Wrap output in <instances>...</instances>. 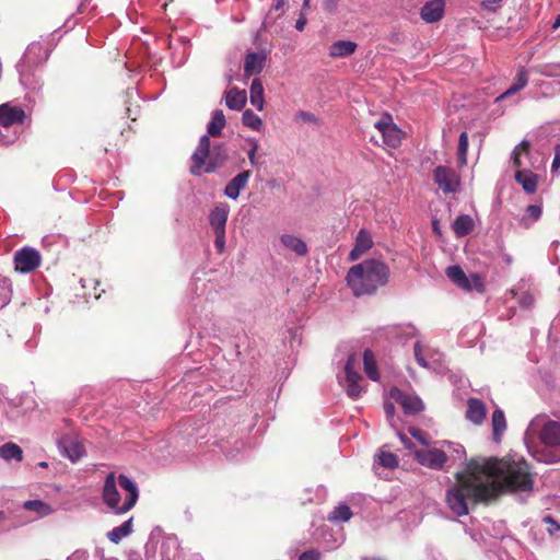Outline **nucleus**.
Instances as JSON below:
<instances>
[{"instance_id": "nucleus-13", "label": "nucleus", "mask_w": 560, "mask_h": 560, "mask_svg": "<svg viewBox=\"0 0 560 560\" xmlns=\"http://www.w3.org/2000/svg\"><path fill=\"white\" fill-rule=\"evenodd\" d=\"M389 396L395 402L402 407L406 413H417L423 409V402L418 396L405 393L399 388H392Z\"/></svg>"}, {"instance_id": "nucleus-44", "label": "nucleus", "mask_w": 560, "mask_h": 560, "mask_svg": "<svg viewBox=\"0 0 560 560\" xmlns=\"http://www.w3.org/2000/svg\"><path fill=\"white\" fill-rule=\"evenodd\" d=\"M394 330H395V334L401 335V336L406 337L407 339L408 338H413L418 334L417 328L415 326H412V325L395 327Z\"/></svg>"}, {"instance_id": "nucleus-43", "label": "nucleus", "mask_w": 560, "mask_h": 560, "mask_svg": "<svg viewBox=\"0 0 560 560\" xmlns=\"http://www.w3.org/2000/svg\"><path fill=\"white\" fill-rule=\"evenodd\" d=\"M247 142L250 143V149L247 152L249 163L252 166L256 167V166H258V160L256 156L257 150L259 148L258 141L254 138H248Z\"/></svg>"}, {"instance_id": "nucleus-52", "label": "nucleus", "mask_w": 560, "mask_h": 560, "mask_svg": "<svg viewBox=\"0 0 560 560\" xmlns=\"http://www.w3.org/2000/svg\"><path fill=\"white\" fill-rule=\"evenodd\" d=\"M89 553L85 550H75L67 560H88Z\"/></svg>"}, {"instance_id": "nucleus-61", "label": "nucleus", "mask_w": 560, "mask_h": 560, "mask_svg": "<svg viewBox=\"0 0 560 560\" xmlns=\"http://www.w3.org/2000/svg\"><path fill=\"white\" fill-rule=\"evenodd\" d=\"M311 0H303V9H306L310 7Z\"/></svg>"}, {"instance_id": "nucleus-31", "label": "nucleus", "mask_w": 560, "mask_h": 560, "mask_svg": "<svg viewBox=\"0 0 560 560\" xmlns=\"http://www.w3.org/2000/svg\"><path fill=\"white\" fill-rule=\"evenodd\" d=\"M132 517L124 522L121 525L114 527L112 530L107 533V538L114 542H120L125 537L129 536L132 533Z\"/></svg>"}, {"instance_id": "nucleus-41", "label": "nucleus", "mask_w": 560, "mask_h": 560, "mask_svg": "<svg viewBox=\"0 0 560 560\" xmlns=\"http://www.w3.org/2000/svg\"><path fill=\"white\" fill-rule=\"evenodd\" d=\"M529 148V143L526 140H523L518 145L515 147L512 153V162L513 166L520 168L522 166L521 154L522 152H527Z\"/></svg>"}, {"instance_id": "nucleus-10", "label": "nucleus", "mask_w": 560, "mask_h": 560, "mask_svg": "<svg viewBox=\"0 0 560 560\" xmlns=\"http://www.w3.org/2000/svg\"><path fill=\"white\" fill-rule=\"evenodd\" d=\"M374 127L381 132L386 145L397 148L400 144L404 132L394 124L389 114H384Z\"/></svg>"}, {"instance_id": "nucleus-32", "label": "nucleus", "mask_w": 560, "mask_h": 560, "mask_svg": "<svg viewBox=\"0 0 560 560\" xmlns=\"http://www.w3.org/2000/svg\"><path fill=\"white\" fill-rule=\"evenodd\" d=\"M453 230L458 237L466 236L474 230V220L468 214H462L454 221Z\"/></svg>"}, {"instance_id": "nucleus-50", "label": "nucleus", "mask_w": 560, "mask_h": 560, "mask_svg": "<svg viewBox=\"0 0 560 560\" xmlns=\"http://www.w3.org/2000/svg\"><path fill=\"white\" fill-rule=\"evenodd\" d=\"M299 560H320V553L316 549H311L305 552H303Z\"/></svg>"}, {"instance_id": "nucleus-21", "label": "nucleus", "mask_w": 560, "mask_h": 560, "mask_svg": "<svg viewBox=\"0 0 560 560\" xmlns=\"http://www.w3.org/2000/svg\"><path fill=\"white\" fill-rule=\"evenodd\" d=\"M281 246L298 256H305L308 253L306 243L299 236L293 234H281L279 236Z\"/></svg>"}, {"instance_id": "nucleus-60", "label": "nucleus", "mask_w": 560, "mask_h": 560, "mask_svg": "<svg viewBox=\"0 0 560 560\" xmlns=\"http://www.w3.org/2000/svg\"><path fill=\"white\" fill-rule=\"evenodd\" d=\"M432 228H433V231H434L435 233H438V234L440 233V229H439V223H438V221H433Z\"/></svg>"}, {"instance_id": "nucleus-7", "label": "nucleus", "mask_w": 560, "mask_h": 560, "mask_svg": "<svg viewBox=\"0 0 560 560\" xmlns=\"http://www.w3.org/2000/svg\"><path fill=\"white\" fill-rule=\"evenodd\" d=\"M355 363V355L350 354L345 365V380L340 381L346 389V393L352 399L359 398L364 390L363 386L361 385L362 376L354 369Z\"/></svg>"}, {"instance_id": "nucleus-25", "label": "nucleus", "mask_w": 560, "mask_h": 560, "mask_svg": "<svg viewBox=\"0 0 560 560\" xmlns=\"http://www.w3.org/2000/svg\"><path fill=\"white\" fill-rule=\"evenodd\" d=\"M358 44L352 40L340 39L332 43L329 47V56L332 58H345L353 55Z\"/></svg>"}, {"instance_id": "nucleus-49", "label": "nucleus", "mask_w": 560, "mask_h": 560, "mask_svg": "<svg viewBox=\"0 0 560 560\" xmlns=\"http://www.w3.org/2000/svg\"><path fill=\"white\" fill-rule=\"evenodd\" d=\"M409 433L415 438L417 439L421 444L423 445H428V440H427V435L423 431H421L420 429H416V428H411L409 430Z\"/></svg>"}, {"instance_id": "nucleus-62", "label": "nucleus", "mask_w": 560, "mask_h": 560, "mask_svg": "<svg viewBox=\"0 0 560 560\" xmlns=\"http://www.w3.org/2000/svg\"><path fill=\"white\" fill-rule=\"evenodd\" d=\"M13 140H14V139H7V138H3V139H2V142H3L4 144H9V143L13 142Z\"/></svg>"}, {"instance_id": "nucleus-40", "label": "nucleus", "mask_w": 560, "mask_h": 560, "mask_svg": "<svg viewBox=\"0 0 560 560\" xmlns=\"http://www.w3.org/2000/svg\"><path fill=\"white\" fill-rule=\"evenodd\" d=\"M378 464L385 468H395L398 466V458L395 454L388 452H380Z\"/></svg>"}, {"instance_id": "nucleus-47", "label": "nucleus", "mask_w": 560, "mask_h": 560, "mask_svg": "<svg viewBox=\"0 0 560 560\" xmlns=\"http://www.w3.org/2000/svg\"><path fill=\"white\" fill-rule=\"evenodd\" d=\"M384 411H385L386 418H387L388 422L390 423V425L395 427V423H394L395 406H394V404L390 401H385L384 402Z\"/></svg>"}, {"instance_id": "nucleus-2", "label": "nucleus", "mask_w": 560, "mask_h": 560, "mask_svg": "<svg viewBox=\"0 0 560 560\" xmlns=\"http://www.w3.org/2000/svg\"><path fill=\"white\" fill-rule=\"evenodd\" d=\"M389 267L381 259H365L352 266L347 273V283L357 298L373 295L387 284Z\"/></svg>"}, {"instance_id": "nucleus-38", "label": "nucleus", "mask_w": 560, "mask_h": 560, "mask_svg": "<svg viewBox=\"0 0 560 560\" xmlns=\"http://www.w3.org/2000/svg\"><path fill=\"white\" fill-rule=\"evenodd\" d=\"M12 296L11 281L0 275V308L5 306Z\"/></svg>"}, {"instance_id": "nucleus-26", "label": "nucleus", "mask_w": 560, "mask_h": 560, "mask_svg": "<svg viewBox=\"0 0 560 560\" xmlns=\"http://www.w3.org/2000/svg\"><path fill=\"white\" fill-rule=\"evenodd\" d=\"M250 104L257 109L262 110L265 106L264 86L259 78L252 81L249 88Z\"/></svg>"}, {"instance_id": "nucleus-19", "label": "nucleus", "mask_w": 560, "mask_h": 560, "mask_svg": "<svg viewBox=\"0 0 560 560\" xmlns=\"http://www.w3.org/2000/svg\"><path fill=\"white\" fill-rule=\"evenodd\" d=\"M444 0H430L421 9L420 16L427 23H435L444 15Z\"/></svg>"}, {"instance_id": "nucleus-6", "label": "nucleus", "mask_w": 560, "mask_h": 560, "mask_svg": "<svg viewBox=\"0 0 560 560\" xmlns=\"http://www.w3.org/2000/svg\"><path fill=\"white\" fill-rule=\"evenodd\" d=\"M446 276L454 284L465 291H477L479 293L485 291V279L479 273L467 276L459 266L454 265L446 269Z\"/></svg>"}, {"instance_id": "nucleus-35", "label": "nucleus", "mask_w": 560, "mask_h": 560, "mask_svg": "<svg viewBox=\"0 0 560 560\" xmlns=\"http://www.w3.org/2000/svg\"><path fill=\"white\" fill-rule=\"evenodd\" d=\"M0 457L5 460L15 459L20 462L23 458V452L19 445L9 442L0 446Z\"/></svg>"}, {"instance_id": "nucleus-17", "label": "nucleus", "mask_w": 560, "mask_h": 560, "mask_svg": "<svg viewBox=\"0 0 560 560\" xmlns=\"http://www.w3.org/2000/svg\"><path fill=\"white\" fill-rule=\"evenodd\" d=\"M267 56L265 52L250 51L246 55L244 61V75L250 78L259 74L265 68Z\"/></svg>"}, {"instance_id": "nucleus-45", "label": "nucleus", "mask_w": 560, "mask_h": 560, "mask_svg": "<svg viewBox=\"0 0 560 560\" xmlns=\"http://www.w3.org/2000/svg\"><path fill=\"white\" fill-rule=\"evenodd\" d=\"M544 522L548 524L547 530L551 536L560 535V524L550 515L544 517Z\"/></svg>"}, {"instance_id": "nucleus-48", "label": "nucleus", "mask_w": 560, "mask_h": 560, "mask_svg": "<svg viewBox=\"0 0 560 560\" xmlns=\"http://www.w3.org/2000/svg\"><path fill=\"white\" fill-rule=\"evenodd\" d=\"M295 118L298 120L308 122V124H315L317 120L316 117L312 113L304 112V110L298 112L295 115Z\"/></svg>"}, {"instance_id": "nucleus-57", "label": "nucleus", "mask_w": 560, "mask_h": 560, "mask_svg": "<svg viewBox=\"0 0 560 560\" xmlns=\"http://www.w3.org/2000/svg\"><path fill=\"white\" fill-rule=\"evenodd\" d=\"M560 167V153H557L553 158L551 170L557 171Z\"/></svg>"}, {"instance_id": "nucleus-29", "label": "nucleus", "mask_w": 560, "mask_h": 560, "mask_svg": "<svg viewBox=\"0 0 560 560\" xmlns=\"http://www.w3.org/2000/svg\"><path fill=\"white\" fill-rule=\"evenodd\" d=\"M493 440L500 442L502 434L506 429V420L504 412L501 409H495L491 417Z\"/></svg>"}, {"instance_id": "nucleus-16", "label": "nucleus", "mask_w": 560, "mask_h": 560, "mask_svg": "<svg viewBox=\"0 0 560 560\" xmlns=\"http://www.w3.org/2000/svg\"><path fill=\"white\" fill-rule=\"evenodd\" d=\"M373 246V240L365 229H361L355 237L353 248L349 253V260H358L364 253L371 249Z\"/></svg>"}, {"instance_id": "nucleus-34", "label": "nucleus", "mask_w": 560, "mask_h": 560, "mask_svg": "<svg viewBox=\"0 0 560 560\" xmlns=\"http://www.w3.org/2000/svg\"><path fill=\"white\" fill-rule=\"evenodd\" d=\"M23 508L27 511L36 513L38 516H47L52 513L49 504L42 500H28L23 503Z\"/></svg>"}, {"instance_id": "nucleus-15", "label": "nucleus", "mask_w": 560, "mask_h": 560, "mask_svg": "<svg viewBox=\"0 0 560 560\" xmlns=\"http://www.w3.org/2000/svg\"><path fill=\"white\" fill-rule=\"evenodd\" d=\"M25 117V112L20 106H12L8 103L0 105V127L3 129L23 125Z\"/></svg>"}, {"instance_id": "nucleus-5", "label": "nucleus", "mask_w": 560, "mask_h": 560, "mask_svg": "<svg viewBox=\"0 0 560 560\" xmlns=\"http://www.w3.org/2000/svg\"><path fill=\"white\" fill-rule=\"evenodd\" d=\"M49 56V49L46 45L40 42L31 43L16 68L20 73V81L32 88L31 77L33 75V69L38 65H42L47 60ZM35 89V86H33Z\"/></svg>"}, {"instance_id": "nucleus-3", "label": "nucleus", "mask_w": 560, "mask_h": 560, "mask_svg": "<svg viewBox=\"0 0 560 560\" xmlns=\"http://www.w3.org/2000/svg\"><path fill=\"white\" fill-rule=\"evenodd\" d=\"M102 498L107 508L115 514H124L131 510L138 498L137 485L126 475L116 477L115 472L106 476Z\"/></svg>"}, {"instance_id": "nucleus-27", "label": "nucleus", "mask_w": 560, "mask_h": 560, "mask_svg": "<svg viewBox=\"0 0 560 560\" xmlns=\"http://www.w3.org/2000/svg\"><path fill=\"white\" fill-rule=\"evenodd\" d=\"M515 180L523 187V189L533 194L537 189V175L527 170H520L515 173Z\"/></svg>"}, {"instance_id": "nucleus-51", "label": "nucleus", "mask_w": 560, "mask_h": 560, "mask_svg": "<svg viewBox=\"0 0 560 560\" xmlns=\"http://www.w3.org/2000/svg\"><path fill=\"white\" fill-rule=\"evenodd\" d=\"M339 0H325L323 9L328 13H335L338 8Z\"/></svg>"}, {"instance_id": "nucleus-39", "label": "nucleus", "mask_w": 560, "mask_h": 560, "mask_svg": "<svg viewBox=\"0 0 560 560\" xmlns=\"http://www.w3.org/2000/svg\"><path fill=\"white\" fill-rule=\"evenodd\" d=\"M467 152H468V135L466 131H463L459 135L458 139V161L460 165L467 164Z\"/></svg>"}, {"instance_id": "nucleus-1", "label": "nucleus", "mask_w": 560, "mask_h": 560, "mask_svg": "<svg viewBox=\"0 0 560 560\" xmlns=\"http://www.w3.org/2000/svg\"><path fill=\"white\" fill-rule=\"evenodd\" d=\"M457 478L458 485L446 492V504L457 516L468 513V500H491L503 489L530 492L534 486L527 462L517 454H509L501 459H472Z\"/></svg>"}, {"instance_id": "nucleus-30", "label": "nucleus", "mask_w": 560, "mask_h": 560, "mask_svg": "<svg viewBox=\"0 0 560 560\" xmlns=\"http://www.w3.org/2000/svg\"><path fill=\"white\" fill-rule=\"evenodd\" d=\"M528 82V77L526 70L522 67L517 71L516 81L504 92L502 93L497 101L504 100L518 91L523 90Z\"/></svg>"}, {"instance_id": "nucleus-53", "label": "nucleus", "mask_w": 560, "mask_h": 560, "mask_svg": "<svg viewBox=\"0 0 560 560\" xmlns=\"http://www.w3.org/2000/svg\"><path fill=\"white\" fill-rule=\"evenodd\" d=\"M502 0H482L481 7L488 11H494Z\"/></svg>"}, {"instance_id": "nucleus-58", "label": "nucleus", "mask_w": 560, "mask_h": 560, "mask_svg": "<svg viewBox=\"0 0 560 560\" xmlns=\"http://www.w3.org/2000/svg\"><path fill=\"white\" fill-rule=\"evenodd\" d=\"M361 560H384V559L381 557H377V556H372V557H362Z\"/></svg>"}, {"instance_id": "nucleus-42", "label": "nucleus", "mask_w": 560, "mask_h": 560, "mask_svg": "<svg viewBox=\"0 0 560 560\" xmlns=\"http://www.w3.org/2000/svg\"><path fill=\"white\" fill-rule=\"evenodd\" d=\"M542 213V209L538 205H529L526 208V217L522 219L523 223L528 226L529 224L526 222L527 218L532 219L533 222H536L540 219Z\"/></svg>"}, {"instance_id": "nucleus-55", "label": "nucleus", "mask_w": 560, "mask_h": 560, "mask_svg": "<svg viewBox=\"0 0 560 560\" xmlns=\"http://www.w3.org/2000/svg\"><path fill=\"white\" fill-rule=\"evenodd\" d=\"M305 25H306V19H305L303 15H301V16L298 19L296 23H295V28H296L298 31H303V30H304V27H305Z\"/></svg>"}, {"instance_id": "nucleus-14", "label": "nucleus", "mask_w": 560, "mask_h": 560, "mask_svg": "<svg viewBox=\"0 0 560 560\" xmlns=\"http://www.w3.org/2000/svg\"><path fill=\"white\" fill-rule=\"evenodd\" d=\"M58 447L60 453L73 463L81 459L85 454V450L82 443L72 435H63L58 441Z\"/></svg>"}, {"instance_id": "nucleus-36", "label": "nucleus", "mask_w": 560, "mask_h": 560, "mask_svg": "<svg viewBox=\"0 0 560 560\" xmlns=\"http://www.w3.org/2000/svg\"><path fill=\"white\" fill-rule=\"evenodd\" d=\"M352 512L347 504L336 506L328 515L331 522H347L351 518Z\"/></svg>"}, {"instance_id": "nucleus-12", "label": "nucleus", "mask_w": 560, "mask_h": 560, "mask_svg": "<svg viewBox=\"0 0 560 560\" xmlns=\"http://www.w3.org/2000/svg\"><path fill=\"white\" fill-rule=\"evenodd\" d=\"M419 464L431 469H442L446 462V454L439 448H423L415 452Z\"/></svg>"}, {"instance_id": "nucleus-54", "label": "nucleus", "mask_w": 560, "mask_h": 560, "mask_svg": "<svg viewBox=\"0 0 560 560\" xmlns=\"http://www.w3.org/2000/svg\"><path fill=\"white\" fill-rule=\"evenodd\" d=\"M538 460H541V462H545L548 464H552V463H558L560 460V456L556 455V454H549L547 456L541 455V457H539Z\"/></svg>"}, {"instance_id": "nucleus-20", "label": "nucleus", "mask_w": 560, "mask_h": 560, "mask_svg": "<svg viewBox=\"0 0 560 560\" xmlns=\"http://www.w3.org/2000/svg\"><path fill=\"white\" fill-rule=\"evenodd\" d=\"M230 213V207L226 203L217 205L209 214V223L214 232L225 231Z\"/></svg>"}, {"instance_id": "nucleus-64", "label": "nucleus", "mask_w": 560, "mask_h": 560, "mask_svg": "<svg viewBox=\"0 0 560 560\" xmlns=\"http://www.w3.org/2000/svg\"><path fill=\"white\" fill-rule=\"evenodd\" d=\"M3 518V512L0 511V521Z\"/></svg>"}, {"instance_id": "nucleus-8", "label": "nucleus", "mask_w": 560, "mask_h": 560, "mask_svg": "<svg viewBox=\"0 0 560 560\" xmlns=\"http://www.w3.org/2000/svg\"><path fill=\"white\" fill-rule=\"evenodd\" d=\"M434 183L444 194L456 192L460 186V176L458 173L445 165H439L433 171Z\"/></svg>"}, {"instance_id": "nucleus-4", "label": "nucleus", "mask_w": 560, "mask_h": 560, "mask_svg": "<svg viewBox=\"0 0 560 560\" xmlns=\"http://www.w3.org/2000/svg\"><path fill=\"white\" fill-rule=\"evenodd\" d=\"M228 160V154L223 145L210 147L208 136H202L191 155L190 173L200 176L203 173H213L222 167Z\"/></svg>"}, {"instance_id": "nucleus-56", "label": "nucleus", "mask_w": 560, "mask_h": 560, "mask_svg": "<svg viewBox=\"0 0 560 560\" xmlns=\"http://www.w3.org/2000/svg\"><path fill=\"white\" fill-rule=\"evenodd\" d=\"M400 441L405 444V446L407 448H410L411 447V442L409 441V439L401 432H397Z\"/></svg>"}, {"instance_id": "nucleus-59", "label": "nucleus", "mask_w": 560, "mask_h": 560, "mask_svg": "<svg viewBox=\"0 0 560 560\" xmlns=\"http://www.w3.org/2000/svg\"><path fill=\"white\" fill-rule=\"evenodd\" d=\"M560 27V14L556 18V21L553 22L552 28Z\"/></svg>"}, {"instance_id": "nucleus-33", "label": "nucleus", "mask_w": 560, "mask_h": 560, "mask_svg": "<svg viewBox=\"0 0 560 560\" xmlns=\"http://www.w3.org/2000/svg\"><path fill=\"white\" fill-rule=\"evenodd\" d=\"M364 371L368 377L372 381H378L380 374L377 371L376 361L371 350L366 349L363 353Z\"/></svg>"}, {"instance_id": "nucleus-23", "label": "nucleus", "mask_w": 560, "mask_h": 560, "mask_svg": "<svg viewBox=\"0 0 560 560\" xmlns=\"http://www.w3.org/2000/svg\"><path fill=\"white\" fill-rule=\"evenodd\" d=\"M487 409L485 404L477 399V398H470L467 401V411H466V418L475 423V424H481L486 418Z\"/></svg>"}, {"instance_id": "nucleus-28", "label": "nucleus", "mask_w": 560, "mask_h": 560, "mask_svg": "<svg viewBox=\"0 0 560 560\" xmlns=\"http://www.w3.org/2000/svg\"><path fill=\"white\" fill-rule=\"evenodd\" d=\"M226 120L221 109H215L212 113L211 119L207 126L208 138L221 136L222 129L225 127Z\"/></svg>"}, {"instance_id": "nucleus-18", "label": "nucleus", "mask_w": 560, "mask_h": 560, "mask_svg": "<svg viewBox=\"0 0 560 560\" xmlns=\"http://www.w3.org/2000/svg\"><path fill=\"white\" fill-rule=\"evenodd\" d=\"M249 178V171L238 173L226 184L224 195L232 200H236L240 197L241 191L247 186Z\"/></svg>"}, {"instance_id": "nucleus-22", "label": "nucleus", "mask_w": 560, "mask_h": 560, "mask_svg": "<svg viewBox=\"0 0 560 560\" xmlns=\"http://www.w3.org/2000/svg\"><path fill=\"white\" fill-rule=\"evenodd\" d=\"M540 440L548 446L560 445V422L547 421L540 431Z\"/></svg>"}, {"instance_id": "nucleus-63", "label": "nucleus", "mask_w": 560, "mask_h": 560, "mask_svg": "<svg viewBox=\"0 0 560 560\" xmlns=\"http://www.w3.org/2000/svg\"><path fill=\"white\" fill-rule=\"evenodd\" d=\"M283 1L282 0H278L277 2V5H276V9H279L281 5H282Z\"/></svg>"}, {"instance_id": "nucleus-24", "label": "nucleus", "mask_w": 560, "mask_h": 560, "mask_svg": "<svg viewBox=\"0 0 560 560\" xmlns=\"http://www.w3.org/2000/svg\"><path fill=\"white\" fill-rule=\"evenodd\" d=\"M247 102V93L245 90L232 88L225 92V105L232 110L240 112L244 108Z\"/></svg>"}, {"instance_id": "nucleus-9", "label": "nucleus", "mask_w": 560, "mask_h": 560, "mask_svg": "<svg viewBox=\"0 0 560 560\" xmlns=\"http://www.w3.org/2000/svg\"><path fill=\"white\" fill-rule=\"evenodd\" d=\"M13 261L16 271L28 273L39 267L42 256L37 249L25 246L14 253Z\"/></svg>"}, {"instance_id": "nucleus-46", "label": "nucleus", "mask_w": 560, "mask_h": 560, "mask_svg": "<svg viewBox=\"0 0 560 560\" xmlns=\"http://www.w3.org/2000/svg\"><path fill=\"white\" fill-rule=\"evenodd\" d=\"M214 246L219 253H223L225 249V231L214 232Z\"/></svg>"}, {"instance_id": "nucleus-37", "label": "nucleus", "mask_w": 560, "mask_h": 560, "mask_svg": "<svg viewBox=\"0 0 560 560\" xmlns=\"http://www.w3.org/2000/svg\"><path fill=\"white\" fill-rule=\"evenodd\" d=\"M242 121H243L244 126H246L253 130H256V131L260 130L262 127L261 118L250 109H246L243 113Z\"/></svg>"}, {"instance_id": "nucleus-11", "label": "nucleus", "mask_w": 560, "mask_h": 560, "mask_svg": "<svg viewBox=\"0 0 560 560\" xmlns=\"http://www.w3.org/2000/svg\"><path fill=\"white\" fill-rule=\"evenodd\" d=\"M415 359L420 366L427 369H438L441 366L443 354L436 350L423 347L420 341L415 343Z\"/></svg>"}]
</instances>
